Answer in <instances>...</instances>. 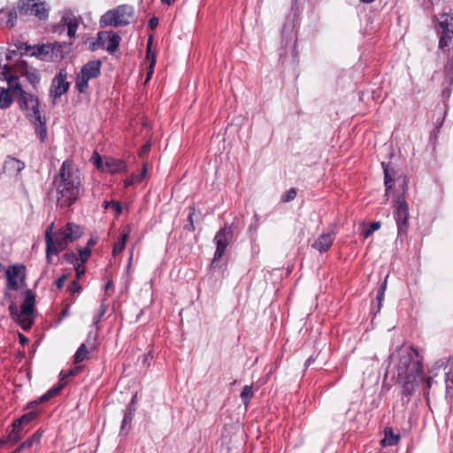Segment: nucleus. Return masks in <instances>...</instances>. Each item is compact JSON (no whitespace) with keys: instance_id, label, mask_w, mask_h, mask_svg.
<instances>
[{"instance_id":"obj_1","label":"nucleus","mask_w":453,"mask_h":453,"mask_svg":"<svg viewBox=\"0 0 453 453\" xmlns=\"http://www.w3.org/2000/svg\"><path fill=\"white\" fill-rule=\"evenodd\" d=\"M5 274L7 284L4 299L10 302V314L23 329H28L32 325L31 316L34 313L35 296L27 287L25 266H9Z\"/></svg>"},{"instance_id":"obj_2","label":"nucleus","mask_w":453,"mask_h":453,"mask_svg":"<svg viewBox=\"0 0 453 453\" xmlns=\"http://www.w3.org/2000/svg\"><path fill=\"white\" fill-rule=\"evenodd\" d=\"M390 365L404 395H413L422 382H425L426 393L428 394L433 378L425 380L422 363L416 349L411 347L397 349L390 356Z\"/></svg>"},{"instance_id":"obj_3","label":"nucleus","mask_w":453,"mask_h":453,"mask_svg":"<svg viewBox=\"0 0 453 453\" xmlns=\"http://www.w3.org/2000/svg\"><path fill=\"white\" fill-rule=\"evenodd\" d=\"M54 185L57 203L60 207H69L76 202L80 195L81 179L70 162L63 163Z\"/></svg>"},{"instance_id":"obj_4","label":"nucleus","mask_w":453,"mask_h":453,"mask_svg":"<svg viewBox=\"0 0 453 453\" xmlns=\"http://www.w3.org/2000/svg\"><path fill=\"white\" fill-rule=\"evenodd\" d=\"M54 224L51 223L45 231L46 257L49 263L51 256L58 254L67 245L81 236V227L73 223H68L58 232L53 233Z\"/></svg>"},{"instance_id":"obj_5","label":"nucleus","mask_w":453,"mask_h":453,"mask_svg":"<svg viewBox=\"0 0 453 453\" xmlns=\"http://www.w3.org/2000/svg\"><path fill=\"white\" fill-rule=\"evenodd\" d=\"M134 14V9L130 5L123 4L106 12L100 19V26L119 27L130 22Z\"/></svg>"},{"instance_id":"obj_6","label":"nucleus","mask_w":453,"mask_h":453,"mask_svg":"<svg viewBox=\"0 0 453 453\" xmlns=\"http://www.w3.org/2000/svg\"><path fill=\"white\" fill-rule=\"evenodd\" d=\"M101 73V61L92 60L86 63L81 72L77 74L75 88L80 93H85L88 89V81L99 76Z\"/></svg>"},{"instance_id":"obj_7","label":"nucleus","mask_w":453,"mask_h":453,"mask_svg":"<svg viewBox=\"0 0 453 453\" xmlns=\"http://www.w3.org/2000/svg\"><path fill=\"white\" fill-rule=\"evenodd\" d=\"M437 29L441 34L439 48L446 50L453 38V16L443 13L437 18Z\"/></svg>"},{"instance_id":"obj_8","label":"nucleus","mask_w":453,"mask_h":453,"mask_svg":"<svg viewBox=\"0 0 453 453\" xmlns=\"http://www.w3.org/2000/svg\"><path fill=\"white\" fill-rule=\"evenodd\" d=\"M20 14H32L40 19H46L49 9L42 0H20L18 5Z\"/></svg>"},{"instance_id":"obj_9","label":"nucleus","mask_w":453,"mask_h":453,"mask_svg":"<svg viewBox=\"0 0 453 453\" xmlns=\"http://www.w3.org/2000/svg\"><path fill=\"white\" fill-rule=\"evenodd\" d=\"M92 160L96 167L104 172L117 173L127 169V165L120 159L107 157L103 160L97 153L92 157Z\"/></svg>"},{"instance_id":"obj_10","label":"nucleus","mask_w":453,"mask_h":453,"mask_svg":"<svg viewBox=\"0 0 453 453\" xmlns=\"http://www.w3.org/2000/svg\"><path fill=\"white\" fill-rule=\"evenodd\" d=\"M409 206L405 199L399 197L395 203V219L397 225L398 234L406 233L409 227Z\"/></svg>"},{"instance_id":"obj_11","label":"nucleus","mask_w":453,"mask_h":453,"mask_svg":"<svg viewBox=\"0 0 453 453\" xmlns=\"http://www.w3.org/2000/svg\"><path fill=\"white\" fill-rule=\"evenodd\" d=\"M16 94L19 95L18 103L21 110L30 111L33 115H37L39 111V100L31 93H27L21 87L20 89L16 90Z\"/></svg>"},{"instance_id":"obj_12","label":"nucleus","mask_w":453,"mask_h":453,"mask_svg":"<svg viewBox=\"0 0 453 453\" xmlns=\"http://www.w3.org/2000/svg\"><path fill=\"white\" fill-rule=\"evenodd\" d=\"M17 71L27 80L34 89L37 88L41 81V74L35 67L28 65L25 61H21L17 65Z\"/></svg>"},{"instance_id":"obj_13","label":"nucleus","mask_w":453,"mask_h":453,"mask_svg":"<svg viewBox=\"0 0 453 453\" xmlns=\"http://www.w3.org/2000/svg\"><path fill=\"white\" fill-rule=\"evenodd\" d=\"M120 37L112 31H103L97 35V44L110 52H114L119 46Z\"/></svg>"},{"instance_id":"obj_14","label":"nucleus","mask_w":453,"mask_h":453,"mask_svg":"<svg viewBox=\"0 0 453 453\" xmlns=\"http://www.w3.org/2000/svg\"><path fill=\"white\" fill-rule=\"evenodd\" d=\"M232 239V232L229 229L222 228L215 235L216 251L213 261L219 259Z\"/></svg>"},{"instance_id":"obj_15","label":"nucleus","mask_w":453,"mask_h":453,"mask_svg":"<svg viewBox=\"0 0 453 453\" xmlns=\"http://www.w3.org/2000/svg\"><path fill=\"white\" fill-rule=\"evenodd\" d=\"M67 73L60 70L58 75L53 79L51 85V94L57 98L65 94L69 88V82L66 81Z\"/></svg>"},{"instance_id":"obj_16","label":"nucleus","mask_w":453,"mask_h":453,"mask_svg":"<svg viewBox=\"0 0 453 453\" xmlns=\"http://www.w3.org/2000/svg\"><path fill=\"white\" fill-rule=\"evenodd\" d=\"M334 241L333 234H322L319 236V238L314 242L312 247L318 250L319 252L326 251L332 245Z\"/></svg>"},{"instance_id":"obj_17","label":"nucleus","mask_w":453,"mask_h":453,"mask_svg":"<svg viewBox=\"0 0 453 453\" xmlns=\"http://www.w3.org/2000/svg\"><path fill=\"white\" fill-rule=\"evenodd\" d=\"M25 167V164L14 157H8L4 164V171L9 174H17Z\"/></svg>"},{"instance_id":"obj_18","label":"nucleus","mask_w":453,"mask_h":453,"mask_svg":"<svg viewBox=\"0 0 453 453\" xmlns=\"http://www.w3.org/2000/svg\"><path fill=\"white\" fill-rule=\"evenodd\" d=\"M23 436L22 426L16 420L12 424L11 430L8 432L7 441L12 443H17Z\"/></svg>"},{"instance_id":"obj_19","label":"nucleus","mask_w":453,"mask_h":453,"mask_svg":"<svg viewBox=\"0 0 453 453\" xmlns=\"http://www.w3.org/2000/svg\"><path fill=\"white\" fill-rule=\"evenodd\" d=\"M14 94L12 89L0 87V109H7L12 105Z\"/></svg>"},{"instance_id":"obj_20","label":"nucleus","mask_w":453,"mask_h":453,"mask_svg":"<svg viewBox=\"0 0 453 453\" xmlns=\"http://www.w3.org/2000/svg\"><path fill=\"white\" fill-rule=\"evenodd\" d=\"M129 234H130V227L128 226L127 231L124 232L115 242V243L113 245V249H112L113 256H117L118 254L121 253L124 250L127 242L129 237Z\"/></svg>"},{"instance_id":"obj_21","label":"nucleus","mask_w":453,"mask_h":453,"mask_svg":"<svg viewBox=\"0 0 453 453\" xmlns=\"http://www.w3.org/2000/svg\"><path fill=\"white\" fill-rule=\"evenodd\" d=\"M384 434H385V436L380 441V444L383 447L396 445L398 443V441H400V435L395 434L393 433L392 428H390V427L385 428Z\"/></svg>"},{"instance_id":"obj_22","label":"nucleus","mask_w":453,"mask_h":453,"mask_svg":"<svg viewBox=\"0 0 453 453\" xmlns=\"http://www.w3.org/2000/svg\"><path fill=\"white\" fill-rule=\"evenodd\" d=\"M35 119V133L39 136L42 142L47 138V127L45 122L42 120L41 113L34 116Z\"/></svg>"},{"instance_id":"obj_23","label":"nucleus","mask_w":453,"mask_h":453,"mask_svg":"<svg viewBox=\"0 0 453 453\" xmlns=\"http://www.w3.org/2000/svg\"><path fill=\"white\" fill-rule=\"evenodd\" d=\"M4 81L7 82L8 88L12 89V93H16V90L20 89L22 87L19 76L13 74L12 71L8 74L6 80Z\"/></svg>"},{"instance_id":"obj_24","label":"nucleus","mask_w":453,"mask_h":453,"mask_svg":"<svg viewBox=\"0 0 453 453\" xmlns=\"http://www.w3.org/2000/svg\"><path fill=\"white\" fill-rule=\"evenodd\" d=\"M64 388V384H58L53 388H51L46 394L42 395L37 401H35L36 403H42L45 401H48L49 399L56 396Z\"/></svg>"},{"instance_id":"obj_25","label":"nucleus","mask_w":453,"mask_h":453,"mask_svg":"<svg viewBox=\"0 0 453 453\" xmlns=\"http://www.w3.org/2000/svg\"><path fill=\"white\" fill-rule=\"evenodd\" d=\"M88 358V350L85 343H82L74 354V363L79 364Z\"/></svg>"},{"instance_id":"obj_26","label":"nucleus","mask_w":453,"mask_h":453,"mask_svg":"<svg viewBox=\"0 0 453 453\" xmlns=\"http://www.w3.org/2000/svg\"><path fill=\"white\" fill-rule=\"evenodd\" d=\"M254 395V390L252 385H246L243 387L241 392V398L245 406H248L250 399Z\"/></svg>"},{"instance_id":"obj_27","label":"nucleus","mask_w":453,"mask_h":453,"mask_svg":"<svg viewBox=\"0 0 453 453\" xmlns=\"http://www.w3.org/2000/svg\"><path fill=\"white\" fill-rule=\"evenodd\" d=\"M64 21L68 28V35L70 37L74 36L78 26L76 19H73L70 17H64Z\"/></svg>"},{"instance_id":"obj_28","label":"nucleus","mask_w":453,"mask_h":453,"mask_svg":"<svg viewBox=\"0 0 453 453\" xmlns=\"http://www.w3.org/2000/svg\"><path fill=\"white\" fill-rule=\"evenodd\" d=\"M46 49L47 47L45 45L32 46L30 55L41 58L48 53V50Z\"/></svg>"},{"instance_id":"obj_29","label":"nucleus","mask_w":453,"mask_h":453,"mask_svg":"<svg viewBox=\"0 0 453 453\" xmlns=\"http://www.w3.org/2000/svg\"><path fill=\"white\" fill-rule=\"evenodd\" d=\"M36 417V412L35 411H30L28 413H26L24 415H22L19 418H18L16 421L19 424V425H23V424H27L29 422H31L32 420H34Z\"/></svg>"},{"instance_id":"obj_30","label":"nucleus","mask_w":453,"mask_h":453,"mask_svg":"<svg viewBox=\"0 0 453 453\" xmlns=\"http://www.w3.org/2000/svg\"><path fill=\"white\" fill-rule=\"evenodd\" d=\"M91 250L89 248H82L79 250V261L84 264L90 257Z\"/></svg>"},{"instance_id":"obj_31","label":"nucleus","mask_w":453,"mask_h":453,"mask_svg":"<svg viewBox=\"0 0 453 453\" xmlns=\"http://www.w3.org/2000/svg\"><path fill=\"white\" fill-rule=\"evenodd\" d=\"M382 166H383V170H384V182L387 187L386 196H388V192L391 188L390 182L392 181V179L389 175L388 165H386L384 163H382Z\"/></svg>"},{"instance_id":"obj_32","label":"nucleus","mask_w":453,"mask_h":453,"mask_svg":"<svg viewBox=\"0 0 453 453\" xmlns=\"http://www.w3.org/2000/svg\"><path fill=\"white\" fill-rule=\"evenodd\" d=\"M380 227V222H372L370 224L369 228L363 232L364 238H368L372 233Z\"/></svg>"},{"instance_id":"obj_33","label":"nucleus","mask_w":453,"mask_h":453,"mask_svg":"<svg viewBox=\"0 0 453 453\" xmlns=\"http://www.w3.org/2000/svg\"><path fill=\"white\" fill-rule=\"evenodd\" d=\"M12 68L13 67L12 65H8L0 66V81H4V80H6V77L12 71Z\"/></svg>"},{"instance_id":"obj_34","label":"nucleus","mask_w":453,"mask_h":453,"mask_svg":"<svg viewBox=\"0 0 453 453\" xmlns=\"http://www.w3.org/2000/svg\"><path fill=\"white\" fill-rule=\"evenodd\" d=\"M78 372V368H75V369H73V370H70V371H61L60 373H59V378L61 380H65L66 378H68L69 376H73V375H76Z\"/></svg>"},{"instance_id":"obj_35","label":"nucleus","mask_w":453,"mask_h":453,"mask_svg":"<svg viewBox=\"0 0 453 453\" xmlns=\"http://www.w3.org/2000/svg\"><path fill=\"white\" fill-rule=\"evenodd\" d=\"M296 196V190L295 188H290L285 196L282 197L284 202L292 201Z\"/></svg>"},{"instance_id":"obj_36","label":"nucleus","mask_w":453,"mask_h":453,"mask_svg":"<svg viewBox=\"0 0 453 453\" xmlns=\"http://www.w3.org/2000/svg\"><path fill=\"white\" fill-rule=\"evenodd\" d=\"M16 48L19 50H24L26 54H30L32 46L28 45L27 42H19L15 44Z\"/></svg>"},{"instance_id":"obj_37","label":"nucleus","mask_w":453,"mask_h":453,"mask_svg":"<svg viewBox=\"0 0 453 453\" xmlns=\"http://www.w3.org/2000/svg\"><path fill=\"white\" fill-rule=\"evenodd\" d=\"M17 19V12L16 11H11L8 13V20L7 25L9 27H13Z\"/></svg>"},{"instance_id":"obj_38","label":"nucleus","mask_w":453,"mask_h":453,"mask_svg":"<svg viewBox=\"0 0 453 453\" xmlns=\"http://www.w3.org/2000/svg\"><path fill=\"white\" fill-rule=\"evenodd\" d=\"M65 258L68 262L74 264V265H77L78 263H80L79 258L77 257V256L74 253L65 254Z\"/></svg>"},{"instance_id":"obj_39","label":"nucleus","mask_w":453,"mask_h":453,"mask_svg":"<svg viewBox=\"0 0 453 453\" xmlns=\"http://www.w3.org/2000/svg\"><path fill=\"white\" fill-rule=\"evenodd\" d=\"M42 435V431L38 430L36 431L29 439L34 444H37L40 442L41 438Z\"/></svg>"},{"instance_id":"obj_40","label":"nucleus","mask_w":453,"mask_h":453,"mask_svg":"<svg viewBox=\"0 0 453 453\" xmlns=\"http://www.w3.org/2000/svg\"><path fill=\"white\" fill-rule=\"evenodd\" d=\"M77 278H81L85 273V266L81 263L74 265Z\"/></svg>"},{"instance_id":"obj_41","label":"nucleus","mask_w":453,"mask_h":453,"mask_svg":"<svg viewBox=\"0 0 453 453\" xmlns=\"http://www.w3.org/2000/svg\"><path fill=\"white\" fill-rule=\"evenodd\" d=\"M134 410H130L129 412L125 413V416L123 418L121 429H124V426L126 424L130 423L132 420V415H133Z\"/></svg>"},{"instance_id":"obj_42","label":"nucleus","mask_w":453,"mask_h":453,"mask_svg":"<svg viewBox=\"0 0 453 453\" xmlns=\"http://www.w3.org/2000/svg\"><path fill=\"white\" fill-rule=\"evenodd\" d=\"M111 209L115 211L118 214H119L122 211L121 205L119 202L111 201Z\"/></svg>"},{"instance_id":"obj_43","label":"nucleus","mask_w":453,"mask_h":453,"mask_svg":"<svg viewBox=\"0 0 453 453\" xmlns=\"http://www.w3.org/2000/svg\"><path fill=\"white\" fill-rule=\"evenodd\" d=\"M151 43H152L151 38H150L148 41V43H147V58L150 60V63H151V61H152V55H155L150 50Z\"/></svg>"},{"instance_id":"obj_44","label":"nucleus","mask_w":453,"mask_h":453,"mask_svg":"<svg viewBox=\"0 0 453 453\" xmlns=\"http://www.w3.org/2000/svg\"><path fill=\"white\" fill-rule=\"evenodd\" d=\"M155 64H156V55H152V61H151V63H150L147 80H149L150 78V76L153 73V68H154Z\"/></svg>"},{"instance_id":"obj_45","label":"nucleus","mask_w":453,"mask_h":453,"mask_svg":"<svg viewBox=\"0 0 453 453\" xmlns=\"http://www.w3.org/2000/svg\"><path fill=\"white\" fill-rule=\"evenodd\" d=\"M81 289V285L77 281H73L70 286V291L73 293H78Z\"/></svg>"},{"instance_id":"obj_46","label":"nucleus","mask_w":453,"mask_h":453,"mask_svg":"<svg viewBox=\"0 0 453 453\" xmlns=\"http://www.w3.org/2000/svg\"><path fill=\"white\" fill-rule=\"evenodd\" d=\"M150 147H151V143H150V142H147L143 145V147H142V150L140 151V156H143V155H145L146 153H148V151L150 150Z\"/></svg>"},{"instance_id":"obj_47","label":"nucleus","mask_w":453,"mask_h":453,"mask_svg":"<svg viewBox=\"0 0 453 453\" xmlns=\"http://www.w3.org/2000/svg\"><path fill=\"white\" fill-rule=\"evenodd\" d=\"M147 173V166L144 165L143 167H142V173L138 175H135L136 177V181H142V180L144 178V176L146 175Z\"/></svg>"},{"instance_id":"obj_48","label":"nucleus","mask_w":453,"mask_h":453,"mask_svg":"<svg viewBox=\"0 0 453 453\" xmlns=\"http://www.w3.org/2000/svg\"><path fill=\"white\" fill-rule=\"evenodd\" d=\"M105 311H106L105 306L104 304H102L101 307H100L99 314L97 315L96 318H95V322L96 323L98 322L100 318L104 315Z\"/></svg>"},{"instance_id":"obj_49","label":"nucleus","mask_w":453,"mask_h":453,"mask_svg":"<svg viewBox=\"0 0 453 453\" xmlns=\"http://www.w3.org/2000/svg\"><path fill=\"white\" fill-rule=\"evenodd\" d=\"M134 246H133L129 251V258H128V262H127V270L130 269L131 267V265H132V260H133V256H134Z\"/></svg>"},{"instance_id":"obj_50","label":"nucleus","mask_w":453,"mask_h":453,"mask_svg":"<svg viewBox=\"0 0 453 453\" xmlns=\"http://www.w3.org/2000/svg\"><path fill=\"white\" fill-rule=\"evenodd\" d=\"M135 182H137L136 181V177H135V175H132L130 178L126 180L125 184H126V186H129V185H132V184H134Z\"/></svg>"},{"instance_id":"obj_51","label":"nucleus","mask_w":453,"mask_h":453,"mask_svg":"<svg viewBox=\"0 0 453 453\" xmlns=\"http://www.w3.org/2000/svg\"><path fill=\"white\" fill-rule=\"evenodd\" d=\"M20 445H21V448H23V449H24L32 447L34 445V443L30 441V439H27V441L22 442Z\"/></svg>"},{"instance_id":"obj_52","label":"nucleus","mask_w":453,"mask_h":453,"mask_svg":"<svg viewBox=\"0 0 453 453\" xmlns=\"http://www.w3.org/2000/svg\"><path fill=\"white\" fill-rule=\"evenodd\" d=\"M65 280H66V277H65V276H62V277H60V278L57 280V286H58V288H62V287H63V285L65 284Z\"/></svg>"},{"instance_id":"obj_53","label":"nucleus","mask_w":453,"mask_h":453,"mask_svg":"<svg viewBox=\"0 0 453 453\" xmlns=\"http://www.w3.org/2000/svg\"><path fill=\"white\" fill-rule=\"evenodd\" d=\"M193 215H194V212H191L189 213L188 215V220L190 222V227H189V230L191 231H194L195 230V226H194V223H193Z\"/></svg>"},{"instance_id":"obj_54","label":"nucleus","mask_w":453,"mask_h":453,"mask_svg":"<svg viewBox=\"0 0 453 453\" xmlns=\"http://www.w3.org/2000/svg\"><path fill=\"white\" fill-rule=\"evenodd\" d=\"M157 23H158V20L156 18H153L150 20V26L151 28H154L155 27H157Z\"/></svg>"},{"instance_id":"obj_55","label":"nucleus","mask_w":453,"mask_h":453,"mask_svg":"<svg viewBox=\"0 0 453 453\" xmlns=\"http://www.w3.org/2000/svg\"><path fill=\"white\" fill-rule=\"evenodd\" d=\"M386 288H387V280H385L384 282L382 283V285L380 286V295H384Z\"/></svg>"},{"instance_id":"obj_56","label":"nucleus","mask_w":453,"mask_h":453,"mask_svg":"<svg viewBox=\"0 0 453 453\" xmlns=\"http://www.w3.org/2000/svg\"><path fill=\"white\" fill-rule=\"evenodd\" d=\"M19 340L22 344H25L28 342V340L22 334H19Z\"/></svg>"},{"instance_id":"obj_57","label":"nucleus","mask_w":453,"mask_h":453,"mask_svg":"<svg viewBox=\"0 0 453 453\" xmlns=\"http://www.w3.org/2000/svg\"><path fill=\"white\" fill-rule=\"evenodd\" d=\"M163 4H165L167 5H171L175 2V0H161Z\"/></svg>"},{"instance_id":"obj_58","label":"nucleus","mask_w":453,"mask_h":453,"mask_svg":"<svg viewBox=\"0 0 453 453\" xmlns=\"http://www.w3.org/2000/svg\"><path fill=\"white\" fill-rule=\"evenodd\" d=\"M21 450H23V448H21V445H19L14 451H12V453H19L21 452Z\"/></svg>"},{"instance_id":"obj_59","label":"nucleus","mask_w":453,"mask_h":453,"mask_svg":"<svg viewBox=\"0 0 453 453\" xmlns=\"http://www.w3.org/2000/svg\"><path fill=\"white\" fill-rule=\"evenodd\" d=\"M383 296L384 295H380V291L379 290L377 298H378L380 303H381V301L383 299Z\"/></svg>"},{"instance_id":"obj_60","label":"nucleus","mask_w":453,"mask_h":453,"mask_svg":"<svg viewBox=\"0 0 453 453\" xmlns=\"http://www.w3.org/2000/svg\"><path fill=\"white\" fill-rule=\"evenodd\" d=\"M112 288V282H111V281H108V282L106 283V285H105V288H106V289H109V288Z\"/></svg>"},{"instance_id":"obj_61","label":"nucleus","mask_w":453,"mask_h":453,"mask_svg":"<svg viewBox=\"0 0 453 453\" xmlns=\"http://www.w3.org/2000/svg\"><path fill=\"white\" fill-rule=\"evenodd\" d=\"M109 203H111V202H105L104 203V208L105 209H111V204H109Z\"/></svg>"},{"instance_id":"obj_62","label":"nucleus","mask_w":453,"mask_h":453,"mask_svg":"<svg viewBox=\"0 0 453 453\" xmlns=\"http://www.w3.org/2000/svg\"><path fill=\"white\" fill-rule=\"evenodd\" d=\"M6 442H9V441H7V438H6V439H4V440H1V441H0V446H1V445H3V444H4V443H6Z\"/></svg>"},{"instance_id":"obj_63","label":"nucleus","mask_w":453,"mask_h":453,"mask_svg":"<svg viewBox=\"0 0 453 453\" xmlns=\"http://www.w3.org/2000/svg\"><path fill=\"white\" fill-rule=\"evenodd\" d=\"M135 400H136V395L133 396V398H132V402H131V403H134Z\"/></svg>"},{"instance_id":"obj_64","label":"nucleus","mask_w":453,"mask_h":453,"mask_svg":"<svg viewBox=\"0 0 453 453\" xmlns=\"http://www.w3.org/2000/svg\"><path fill=\"white\" fill-rule=\"evenodd\" d=\"M88 243H89V244H91V245H94V244H95V242H94V241H92V240H90Z\"/></svg>"}]
</instances>
